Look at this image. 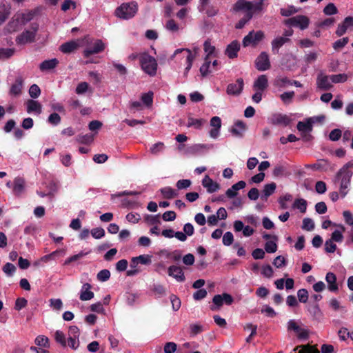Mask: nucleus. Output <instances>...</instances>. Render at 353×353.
Instances as JSON below:
<instances>
[{"mask_svg": "<svg viewBox=\"0 0 353 353\" xmlns=\"http://www.w3.org/2000/svg\"><path fill=\"white\" fill-rule=\"evenodd\" d=\"M32 17L33 14L30 11L16 13L3 29V34L6 35L18 31L27 22L30 21Z\"/></svg>", "mask_w": 353, "mask_h": 353, "instance_id": "nucleus-1", "label": "nucleus"}, {"mask_svg": "<svg viewBox=\"0 0 353 353\" xmlns=\"http://www.w3.org/2000/svg\"><path fill=\"white\" fill-rule=\"evenodd\" d=\"M353 163H348L345 165L337 173V178L340 180V194L341 198H344L348 194V188L350 185L352 172L350 170V167Z\"/></svg>", "mask_w": 353, "mask_h": 353, "instance_id": "nucleus-2", "label": "nucleus"}, {"mask_svg": "<svg viewBox=\"0 0 353 353\" xmlns=\"http://www.w3.org/2000/svg\"><path fill=\"white\" fill-rule=\"evenodd\" d=\"M140 65L142 70L150 77L156 75L158 63L154 57L146 52L141 53L139 56Z\"/></svg>", "mask_w": 353, "mask_h": 353, "instance_id": "nucleus-3", "label": "nucleus"}, {"mask_svg": "<svg viewBox=\"0 0 353 353\" xmlns=\"http://www.w3.org/2000/svg\"><path fill=\"white\" fill-rule=\"evenodd\" d=\"M138 11V5L135 2H128L121 4L114 11L117 17L121 19L132 18Z\"/></svg>", "mask_w": 353, "mask_h": 353, "instance_id": "nucleus-4", "label": "nucleus"}, {"mask_svg": "<svg viewBox=\"0 0 353 353\" xmlns=\"http://www.w3.org/2000/svg\"><path fill=\"white\" fill-rule=\"evenodd\" d=\"M268 87V77L265 74L259 76L253 84V89L255 93L252 95V99L254 102L259 103L261 101L263 93Z\"/></svg>", "mask_w": 353, "mask_h": 353, "instance_id": "nucleus-5", "label": "nucleus"}, {"mask_svg": "<svg viewBox=\"0 0 353 353\" xmlns=\"http://www.w3.org/2000/svg\"><path fill=\"white\" fill-rule=\"evenodd\" d=\"M199 48H194L193 50H190L187 48H181L175 50L174 53V56H176L177 54H181L183 59H185V63L186 65L185 69V75L188 74L189 70H190L192 62L195 57L198 55Z\"/></svg>", "mask_w": 353, "mask_h": 353, "instance_id": "nucleus-6", "label": "nucleus"}, {"mask_svg": "<svg viewBox=\"0 0 353 353\" xmlns=\"http://www.w3.org/2000/svg\"><path fill=\"white\" fill-rule=\"evenodd\" d=\"M287 329L288 332H293L299 339H306L309 336V330L300 321L290 320L287 323Z\"/></svg>", "mask_w": 353, "mask_h": 353, "instance_id": "nucleus-7", "label": "nucleus"}, {"mask_svg": "<svg viewBox=\"0 0 353 353\" xmlns=\"http://www.w3.org/2000/svg\"><path fill=\"white\" fill-rule=\"evenodd\" d=\"M265 38V34L263 31H250L243 39V46L244 47L256 46Z\"/></svg>", "mask_w": 353, "mask_h": 353, "instance_id": "nucleus-8", "label": "nucleus"}, {"mask_svg": "<svg viewBox=\"0 0 353 353\" xmlns=\"http://www.w3.org/2000/svg\"><path fill=\"white\" fill-rule=\"evenodd\" d=\"M37 31V28L33 27L24 30L17 37V44L23 46L34 41Z\"/></svg>", "mask_w": 353, "mask_h": 353, "instance_id": "nucleus-9", "label": "nucleus"}, {"mask_svg": "<svg viewBox=\"0 0 353 353\" xmlns=\"http://www.w3.org/2000/svg\"><path fill=\"white\" fill-rule=\"evenodd\" d=\"M87 40V38L85 37L83 39L65 42L60 46L59 50L65 54L71 53L77 50L79 47L83 46L84 45V42Z\"/></svg>", "mask_w": 353, "mask_h": 353, "instance_id": "nucleus-10", "label": "nucleus"}, {"mask_svg": "<svg viewBox=\"0 0 353 353\" xmlns=\"http://www.w3.org/2000/svg\"><path fill=\"white\" fill-rule=\"evenodd\" d=\"M285 23L288 26L297 27L301 30H304L308 27L310 20L306 16L297 15L285 20Z\"/></svg>", "mask_w": 353, "mask_h": 353, "instance_id": "nucleus-11", "label": "nucleus"}, {"mask_svg": "<svg viewBox=\"0 0 353 353\" xmlns=\"http://www.w3.org/2000/svg\"><path fill=\"white\" fill-rule=\"evenodd\" d=\"M210 130L209 131V136L213 139H216L219 137L221 128V119L219 117L214 116L210 119Z\"/></svg>", "mask_w": 353, "mask_h": 353, "instance_id": "nucleus-12", "label": "nucleus"}, {"mask_svg": "<svg viewBox=\"0 0 353 353\" xmlns=\"http://www.w3.org/2000/svg\"><path fill=\"white\" fill-rule=\"evenodd\" d=\"M250 2L245 0H239L234 6V10L236 12H239L244 15V17H247V20L251 19L250 14Z\"/></svg>", "mask_w": 353, "mask_h": 353, "instance_id": "nucleus-13", "label": "nucleus"}, {"mask_svg": "<svg viewBox=\"0 0 353 353\" xmlns=\"http://www.w3.org/2000/svg\"><path fill=\"white\" fill-rule=\"evenodd\" d=\"M256 68L258 70L265 71L270 68V61L268 54L263 52H261L255 61Z\"/></svg>", "mask_w": 353, "mask_h": 353, "instance_id": "nucleus-14", "label": "nucleus"}, {"mask_svg": "<svg viewBox=\"0 0 353 353\" xmlns=\"http://www.w3.org/2000/svg\"><path fill=\"white\" fill-rule=\"evenodd\" d=\"M353 29V17H347L340 23L336 28V34L338 37L343 35L347 30Z\"/></svg>", "mask_w": 353, "mask_h": 353, "instance_id": "nucleus-15", "label": "nucleus"}, {"mask_svg": "<svg viewBox=\"0 0 353 353\" xmlns=\"http://www.w3.org/2000/svg\"><path fill=\"white\" fill-rule=\"evenodd\" d=\"M246 129L247 126L245 123L237 121L230 128V132L234 137L241 138L243 136Z\"/></svg>", "mask_w": 353, "mask_h": 353, "instance_id": "nucleus-16", "label": "nucleus"}, {"mask_svg": "<svg viewBox=\"0 0 353 353\" xmlns=\"http://www.w3.org/2000/svg\"><path fill=\"white\" fill-rule=\"evenodd\" d=\"M168 275L173 277L179 282H183L185 281V276L183 270L176 265H171L168 270Z\"/></svg>", "mask_w": 353, "mask_h": 353, "instance_id": "nucleus-17", "label": "nucleus"}, {"mask_svg": "<svg viewBox=\"0 0 353 353\" xmlns=\"http://www.w3.org/2000/svg\"><path fill=\"white\" fill-rule=\"evenodd\" d=\"M23 86V79L21 77H17L10 86L9 94L12 97L19 96L22 92Z\"/></svg>", "mask_w": 353, "mask_h": 353, "instance_id": "nucleus-18", "label": "nucleus"}, {"mask_svg": "<svg viewBox=\"0 0 353 353\" xmlns=\"http://www.w3.org/2000/svg\"><path fill=\"white\" fill-rule=\"evenodd\" d=\"M243 85V79H238L235 83L228 85L227 93L230 95H238L242 92Z\"/></svg>", "mask_w": 353, "mask_h": 353, "instance_id": "nucleus-19", "label": "nucleus"}, {"mask_svg": "<svg viewBox=\"0 0 353 353\" xmlns=\"http://www.w3.org/2000/svg\"><path fill=\"white\" fill-rule=\"evenodd\" d=\"M202 185L210 193L216 192L220 189V185L214 181L208 175H205L202 180Z\"/></svg>", "mask_w": 353, "mask_h": 353, "instance_id": "nucleus-20", "label": "nucleus"}, {"mask_svg": "<svg viewBox=\"0 0 353 353\" xmlns=\"http://www.w3.org/2000/svg\"><path fill=\"white\" fill-rule=\"evenodd\" d=\"M26 190V181L22 177H16L12 185V191L17 196L21 195Z\"/></svg>", "mask_w": 353, "mask_h": 353, "instance_id": "nucleus-21", "label": "nucleus"}, {"mask_svg": "<svg viewBox=\"0 0 353 353\" xmlns=\"http://www.w3.org/2000/svg\"><path fill=\"white\" fill-rule=\"evenodd\" d=\"M92 286L90 284L86 283H84L80 291L79 298L81 301H90L94 298V294L91 290Z\"/></svg>", "mask_w": 353, "mask_h": 353, "instance_id": "nucleus-22", "label": "nucleus"}, {"mask_svg": "<svg viewBox=\"0 0 353 353\" xmlns=\"http://www.w3.org/2000/svg\"><path fill=\"white\" fill-rule=\"evenodd\" d=\"M334 228L335 230L332 233L330 239L336 243H341L344 239L343 233L345 231V228L341 223H337Z\"/></svg>", "mask_w": 353, "mask_h": 353, "instance_id": "nucleus-23", "label": "nucleus"}, {"mask_svg": "<svg viewBox=\"0 0 353 353\" xmlns=\"http://www.w3.org/2000/svg\"><path fill=\"white\" fill-rule=\"evenodd\" d=\"M316 83L321 89L327 90L330 88L332 86L331 76H327L323 74H319Z\"/></svg>", "mask_w": 353, "mask_h": 353, "instance_id": "nucleus-24", "label": "nucleus"}, {"mask_svg": "<svg viewBox=\"0 0 353 353\" xmlns=\"http://www.w3.org/2000/svg\"><path fill=\"white\" fill-rule=\"evenodd\" d=\"M292 119L286 114H276L272 116L271 122L274 125H288Z\"/></svg>", "mask_w": 353, "mask_h": 353, "instance_id": "nucleus-25", "label": "nucleus"}, {"mask_svg": "<svg viewBox=\"0 0 353 353\" xmlns=\"http://www.w3.org/2000/svg\"><path fill=\"white\" fill-rule=\"evenodd\" d=\"M246 185V183L243 181H240L238 183L234 184L230 188L228 189L225 194L230 198H234L238 194V191L243 189Z\"/></svg>", "mask_w": 353, "mask_h": 353, "instance_id": "nucleus-26", "label": "nucleus"}, {"mask_svg": "<svg viewBox=\"0 0 353 353\" xmlns=\"http://www.w3.org/2000/svg\"><path fill=\"white\" fill-rule=\"evenodd\" d=\"M105 49V43L101 40H97L92 48L85 50L83 53L84 56L88 57L93 54H97L102 52Z\"/></svg>", "mask_w": 353, "mask_h": 353, "instance_id": "nucleus-27", "label": "nucleus"}, {"mask_svg": "<svg viewBox=\"0 0 353 353\" xmlns=\"http://www.w3.org/2000/svg\"><path fill=\"white\" fill-rule=\"evenodd\" d=\"M27 112L28 113H35L39 114L42 111V106L37 101L28 100L26 102Z\"/></svg>", "mask_w": 353, "mask_h": 353, "instance_id": "nucleus-28", "label": "nucleus"}, {"mask_svg": "<svg viewBox=\"0 0 353 353\" xmlns=\"http://www.w3.org/2000/svg\"><path fill=\"white\" fill-rule=\"evenodd\" d=\"M240 49L239 43L234 41L230 44H229L225 50V54L230 59H234L237 57L238 52Z\"/></svg>", "mask_w": 353, "mask_h": 353, "instance_id": "nucleus-29", "label": "nucleus"}, {"mask_svg": "<svg viewBox=\"0 0 353 353\" xmlns=\"http://www.w3.org/2000/svg\"><path fill=\"white\" fill-rule=\"evenodd\" d=\"M59 64V60L56 58L45 60L39 65V69L42 72L48 71L55 68Z\"/></svg>", "mask_w": 353, "mask_h": 353, "instance_id": "nucleus-30", "label": "nucleus"}, {"mask_svg": "<svg viewBox=\"0 0 353 353\" xmlns=\"http://www.w3.org/2000/svg\"><path fill=\"white\" fill-rule=\"evenodd\" d=\"M325 281L327 283L328 290L331 292H336L339 289L336 283V276L332 272L327 273L325 276Z\"/></svg>", "mask_w": 353, "mask_h": 353, "instance_id": "nucleus-31", "label": "nucleus"}, {"mask_svg": "<svg viewBox=\"0 0 353 353\" xmlns=\"http://www.w3.org/2000/svg\"><path fill=\"white\" fill-rule=\"evenodd\" d=\"M298 130L305 137L306 134L310 132L312 130V125L307 119L303 121H299L297 123Z\"/></svg>", "mask_w": 353, "mask_h": 353, "instance_id": "nucleus-32", "label": "nucleus"}, {"mask_svg": "<svg viewBox=\"0 0 353 353\" xmlns=\"http://www.w3.org/2000/svg\"><path fill=\"white\" fill-rule=\"evenodd\" d=\"M203 50L206 54L205 60H208L210 57H215L217 52L215 46L212 44L210 41H205L203 43Z\"/></svg>", "mask_w": 353, "mask_h": 353, "instance_id": "nucleus-33", "label": "nucleus"}, {"mask_svg": "<svg viewBox=\"0 0 353 353\" xmlns=\"http://www.w3.org/2000/svg\"><path fill=\"white\" fill-rule=\"evenodd\" d=\"M205 122L206 121L203 119L189 117L188 119L187 127L194 128V129L200 130L202 128Z\"/></svg>", "mask_w": 353, "mask_h": 353, "instance_id": "nucleus-34", "label": "nucleus"}, {"mask_svg": "<svg viewBox=\"0 0 353 353\" xmlns=\"http://www.w3.org/2000/svg\"><path fill=\"white\" fill-rule=\"evenodd\" d=\"M297 353H319V350L314 345H302L294 349Z\"/></svg>", "mask_w": 353, "mask_h": 353, "instance_id": "nucleus-35", "label": "nucleus"}, {"mask_svg": "<svg viewBox=\"0 0 353 353\" xmlns=\"http://www.w3.org/2000/svg\"><path fill=\"white\" fill-rule=\"evenodd\" d=\"M152 261V256L148 254H143L137 257H133L132 259V265L134 267L139 263L148 265L150 264Z\"/></svg>", "mask_w": 353, "mask_h": 353, "instance_id": "nucleus-36", "label": "nucleus"}, {"mask_svg": "<svg viewBox=\"0 0 353 353\" xmlns=\"http://www.w3.org/2000/svg\"><path fill=\"white\" fill-rule=\"evenodd\" d=\"M10 14V7L6 3H0V25L6 21Z\"/></svg>", "mask_w": 353, "mask_h": 353, "instance_id": "nucleus-37", "label": "nucleus"}, {"mask_svg": "<svg viewBox=\"0 0 353 353\" xmlns=\"http://www.w3.org/2000/svg\"><path fill=\"white\" fill-rule=\"evenodd\" d=\"M307 203L303 199H296L294 200L292 204V208L299 210V212L302 214L306 212L307 210Z\"/></svg>", "mask_w": 353, "mask_h": 353, "instance_id": "nucleus-38", "label": "nucleus"}, {"mask_svg": "<svg viewBox=\"0 0 353 353\" xmlns=\"http://www.w3.org/2000/svg\"><path fill=\"white\" fill-rule=\"evenodd\" d=\"M154 93L152 91H149L145 93H143L141 96V100L143 105L147 108H150L153 103Z\"/></svg>", "mask_w": 353, "mask_h": 353, "instance_id": "nucleus-39", "label": "nucleus"}, {"mask_svg": "<svg viewBox=\"0 0 353 353\" xmlns=\"http://www.w3.org/2000/svg\"><path fill=\"white\" fill-rule=\"evenodd\" d=\"M289 41L288 38L285 37H278L272 40V51H278V50L285 43Z\"/></svg>", "mask_w": 353, "mask_h": 353, "instance_id": "nucleus-40", "label": "nucleus"}, {"mask_svg": "<svg viewBox=\"0 0 353 353\" xmlns=\"http://www.w3.org/2000/svg\"><path fill=\"white\" fill-rule=\"evenodd\" d=\"M273 240L268 241L265 245V250L268 253H274L277 250L276 241L277 237L276 236H272Z\"/></svg>", "mask_w": 353, "mask_h": 353, "instance_id": "nucleus-41", "label": "nucleus"}, {"mask_svg": "<svg viewBox=\"0 0 353 353\" xmlns=\"http://www.w3.org/2000/svg\"><path fill=\"white\" fill-rule=\"evenodd\" d=\"M250 14H251L250 15H251V18H252L254 14L260 13L261 12H262L264 10V4L262 1L255 3H252L250 2Z\"/></svg>", "mask_w": 353, "mask_h": 353, "instance_id": "nucleus-42", "label": "nucleus"}, {"mask_svg": "<svg viewBox=\"0 0 353 353\" xmlns=\"http://www.w3.org/2000/svg\"><path fill=\"white\" fill-rule=\"evenodd\" d=\"M160 192L163 196L165 199H172L177 196L176 192L170 187H165L160 190Z\"/></svg>", "mask_w": 353, "mask_h": 353, "instance_id": "nucleus-43", "label": "nucleus"}, {"mask_svg": "<svg viewBox=\"0 0 353 353\" xmlns=\"http://www.w3.org/2000/svg\"><path fill=\"white\" fill-rule=\"evenodd\" d=\"M167 30L172 32H176L180 30L179 25L174 20L169 19L165 24Z\"/></svg>", "mask_w": 353, "mask_h": 353, "instance_id": "nucleus-44", "label": "nucleus"}, {"mask_svg": "<svg viewBox=\"0 0 353 353\" xmlns=\"http://www.w3.org/2000/svg\"><path fill=\"white\" fill-rule=\"evenodd\" d=\"M348 79V75L345 73L331 75L332 83H344Z\"/></svg>", "mask_w": 353, "mask_h": 353, "instance_id": "nucleus-45", "label": "nucleus"}, {"mask_svg": "<svg viewBox=\"0 0 353 353\" xmlns=\"http://www.w3.org/2000/svg\"><path fill=\"white\" fill-rule=\"evenodd\" d=\"M276 190V184L274 183H270L264 185L263 193L265 199H267L268 196L272 194Z\"/></svg>", "mask_w": 353, "mask_h": 353, "instance_id": "nucleus-46", "label": "nucleus"}, {"mask_svg": "<svg viewBox=\"0 0 353 353\" xmlns=\"http://www.w3.org/2000/svg\"><path fill=\"white\" fill-rule=\"evenodd\" d=\"M261 274L264 277L270 279L274 275V270L270 265L266 264L261 268Z\"/></svg>", "mask_w": 353, "mask_h": 353, "instance_id": "nucleus-47", "label": "nucleus"}, {"mask_svg": "<svg viewBox=\"0 0 353 353\" xmlns=\"http://www.w3.org/2000/svg\"><path fill=\"white\" fill-rule=\"evenodd\" d=\"M14 52V48H0V59H6L12 57Z\"/></svg>", "mask_w": 353, "mask_h": 353, "instance_id": "nucleus-48", "label": "nucleus"}, {"mask_svg": "<svg viewBox=\"0 0 353 353\" xmlns=\"http://www.w3.org/2000/svg\"><path fill=\"white\" fill-rule=\"evenodd\" d=\"M50 307L57 311H59L63 307V302L60 299H51L49 300Z\"/></svg>", "mask_w": 353, "mask_h": 353, "instance_id": "nucleus-49", "label": "nucleus"}, {"mask_svg": "<svg viewBox=\"0 0 353 353\" xmlns=\"http://www.w3.org/2000/svg\"><path fill=\"white\" fill-rule=\"evenodd\" d=\"M314 228V223L310 218H304L303 220L302 229L307 231H312Z\"/></svg>", "mask_w": 353, "mask_h": 353, "instance_id": "nucleus-50", "label": "nucleus"}, {"mask_svg": "<svg viewBox=\"0 0 353 353\" xmlns=\"http://www.w3.org/2000/svg\"><path fill=\"white\" fill-rule=\"evenodd\" d=\"M323 12L325 15H333L338 12V9L334 3H330L324 8Z\"/></svg>", "mask_w": 353, "mask_h": 353, "instance_id": "nucleus-51", "label": "nucleus"}, {"mask_svg": "<svg viewBox=\"0 0 353 353\" xmlns=\"http://www.w3.org/2000/svg\"><path fill=\"white\" fill-rule=\"evenodd\" d=\"M54 339L56 341L60 343L62 346L67 345V341L63 332L57 330L54 334Z\"/></svg>", "mask_w": 353, "mask_h": 353, "instance_id": "nucleus-52", "label": "nucleus"}, {"mask_svg": "<svg viewBox=\"0 0 353 353\" xmlns=\"http://www.w3.org/2000/svg\"><path fill=\"white\" fill-rule=\"evenodd\" d=\"M35 343L39 346H42L43 347H49V340L48 338L43 336L39 335L35 339Z\"/></svg>", "mask_w": 353, "mask_h": 353, "instance_id": "nucleus-53", "label": "nucleus"}, {"mask_svg": "<svg viewBox=\"0 0 353 353\" xmlns=\"http://www.w3.org/2000/svg\"><path fill=\"white\" fill-rule=\"evenodd\" d=\"M90 85L86 82H81L76 87L75 92L77 94H82L88 91Z\"/></svg>", "mask_w": 353, "mask_h": 353, "instance_id": "nucleus-54", "label": "nucleus"}, {"mask_svg": "<svg viewBox=\"0 0 353 353\" xmlns=\"http://www.w3.org/2000/svg\"><path fill=\"white\" fill-rule=\"evenodd\" d=\"M334 241L329 239L325 243V250L327 253H333L336 250V245Z\"/></svg>", "mask_w": 353, "mask_h": 353, "instance_id": "nucleus-55", "label": "nucleus"}, {"mask_svg": "<svg viewBox=\"0 0 353 353\" xmlns=\"http://www.w3.org/2000/svg\"><path fill=\"white\" fill-rule=\"evenodd\" d=\"M292 195L286 194L283 196H281L279 200V203L281 209H286L288 208V202L292 200Z\"/></svg>", "mask_w": 353, "mask_h": 353, "instance_id": "nucleus-56", "label": "nucleus"}, {"mask_svg": "<svg viewBox=\"0 0 353 353\" xmlns=\"http://www.w3.org/2000/svg\"><path fill=\"white\" fill-rule=\"evenodd\" d=\"M287 261L284 256H277L273 261V265L277 268H281L286 265Z\"/></svg>", "mask_w": 353, "mask_h": 353, "instance_id": "nucleus-57", "label": "nucleus"}, {"mask_svg": "<svg viewBox=\"0 0 353 353\" xmlns=\"http://www.w3.org/2000/svg\"><path fill=\"white\" fill-rule=\"evenodd\" d=\"M348 41H349V39L347 37H343L341 39L336 41L333 43V48L336 50L341 49L346 46V44L348 43Z\"/></svg>", "mask_w": 353, "mask_h": 353, "instance_id": "nucleus-58", "label": "nucleus"}, {"mask_svg": "<svg viewBox=\"0 0 353 353\" xmlns=\"http://www.w3.org/2000/svg\"><path fill=\"white\" fill-rule=\"evenodd\" d=\"M164 148V143L162 142H158L152 145L150 148V152L153 154H157L158 153L162 152Z\"/></svg>", "mask_w": 353, "mask_h": 353, "instance_id": "nucleus-59", "label": "nucleus"}, {"mask_svg": "<svg viewBox=\"0 0 353 353\" xmlns=\"http://www.w3.org/2000/svg\"><path fill=\"white\" fill-rule=\"evenodd\" d=\"M29 94L32 98L36 99L41 94V90L37 84H33L29 89Z\"/></svg>", "mask_w": 353, "mask_h": 353, "instance_id": "nucleus-60", "label": "nucleus"}, {"mask_svg": "<svg viewBox=\"0 0 353 353\" xmlns=\"http://www.w3.org/2000/svg\"><path fill=\"white\" fill-rule=\"evenodd\" d=\"M28 301L25 298H18L16 299L14 304V309L17 311H20L21 309L26 307Z\"/></svg>", "mask_w": 353, "mask_h": 353, "instance_id": "nucleus-61", "label": "nucleus"}, {"mask_svg": "<svg viewBox=\"0 0 353 353\" xmlns=\"http://www.w3.org/2000/svg\"><path fill=\"white\" fill-rule=\"evenodd\" d=\"M92 236L96 239H99L105 236V230L102 228H96L91 230Z\"/></svg>", "mask_w": 353, "mask_h": 353, "instance_id": "nucleus-62", "label": "nucleus"}, {"mask_svg": "<svg viewBox=\"0 0 353 353\" xmlns=\"http://www.w3.org/2000/svg\"><path fill=\"white\" fill-rule=\"evenodd\" d=\"M177 349V345L174 342H168L164 345L165 353H174Z\"/></svg>", "mask_w": 353, "mask_h": 353, "instance_id": "nucleus-63", "label": "nucleus"}, {"mask_svg": "<svg viewBox=\"0 0 353 353\" xmlns=\"http://www.w3.org/2000/svg\"><path fill=\"white\" fill-rule=\"evenodd\" d=\"M343 216L345 223L352 226L353 228V214L349 210H345L343 212Z\"/></svg>", "mask_w": 353, "mask_h": 353, "instance_id": "nucleus-64", "label": "nucleus"}]
</instances>
